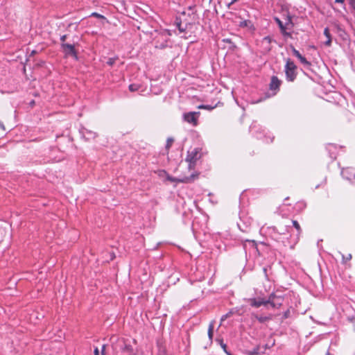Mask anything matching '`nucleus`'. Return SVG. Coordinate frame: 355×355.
I'll return each instance as SVG.
<instances>
[{
  "label": "nucleus",
  "mask_w": 355,
  "mask_h": 355,
  "mask_svg": "<svg viewBox=\"0 0 355 355\" xmlns=\"http://www.w3.org/2000/svg\"><path fill=\"white\" fill-rule=\"evenodd\" d=\"M80 134L87 141L94 139L97 137L96 132L88 130L85 128H82L80 130Z\"/></svg>",
  "instance_id": "obj_10"
},
{
  "label": "nucleus",
  "mask_w": 355,
  "mask_h": 355,
  "mask_svg": "<svg viewBox=\"0 0 355 355\" xmlns=\"http://www.w3.org/2000/svg\"><path fill=\"white\" fill-rule=\"evenodd\" d=\"M324 35H325V37L328 39V38H331V34L329 33V30L328 28H325L324 30Z\"/></svg>",
  "instance_id": "obj_23"
},
{
  "label": "nucleus",
  "mask_w": 355,
  "mask_h": 355,
  "mask_svg": "<svg viewBox=\"0 0 355 355\" xmlns=\"http://www.w3.org/2000/svg\"><path fill=\"white\" fill-rule=\"evenodd\" d=\"M66 37H67V35H62L61 37H60V40L62 42V43H64V40H66Z\"/></svg>",
  "instance_id": "obj_31"
},
{
  "label": "nucleus",
  "mask_w": 355,
  "mask_h": 355,
  "mask_svg": "<svg viewBox=\"0 0 355 355\" xmlns=\"http://www.w3.org/2000/svg\"><path fill=\"white\" fill-rule=\"evenodd\" d=\"M293 223V227L297 230V236L299 237L300 234H301L302 232V229L300 227V224L298 223V222L297 220H293L292 221Z\"/></svg>",
  "instance_id": "obj_16"
},
{
  "label": "nucleus",
  "mask_w": 355,
  "mask_h": 355,
  "mask_svg": "<svg viewBox=\"0 0 355 355\" xmlns=\"http://www.w3.org/2000/svg\"><path fill=\"white\" fill-rule=\"evenodd\" d=\"M173 143V139L168 138L167 141H166V148H169L171 146Z\"/></svg>",
  "instance_id": "obj_22"
},
{
  "label": "nucleus",
  "mask_w": 355,
  "mask_h": 355,
  "mask_svg": "<svg viewBox=\"0 0 355 355\" xmlns=\"http://www.w3.org/2000/svg\"><path fill=\"white\" fill-rule=\"evenodd\" d=\"M198 178V173H192L190 176H185L182 178H175L168 177V179L171 182L191 183Z\"/></svg>",
  "instance_id": "obj_7"
},
{
  "label": "nucleus",
  "mask_w": 355,
  "mask_h": 355,
  "mask_svg": "<svg viewBox=\"0 0 355 355\" xmlns=\"http://www.w3.org/2000/svg\"><path fill=\"white\" fill-rule=\"evenodd\" d=\"M227 318H228L227 317V315H223L222 316V318H221V322H223V321L225 320Z\"/></svg>",
  "instance_id": "obj_33"
},
{
  "label": "nucleus",
  "mask_w": 355,
  "mask_h": 355,
  "mask_svg": "<svg viewBox=\"0 0 355 355\" xmlns=\"http://www.w3.org/2000/svg\"><path fill=\"white\" fill-rule=\"evenodd\" d=\"M0 128H1L3 130H5V126L3 124V123L1 121H0Z\"/></svg>",
  "instance_id": "obj_32"
},
{
  "label": "nucleus",
  "mask_w": 355,
  "mask_h": 355,
  "mask_svg": "<svg viewBox=\"0 0 355 355\" xmlns=\"http://www.w3.org/2000/svg\"><path fill=\"white\" fill-rule=\"evenodd\" d=\"M61 46L66 55H71L77 59L76 52L73 44L62 43Z\"/></svg>",
  "instance_id": "obj_9"
},
{
  "label": "nucleus",
  "mask_w": 355,
  "mask_h": 355,
  "mask_svg": "<svg viewBox=\"0 0 355 355\" xmlns=\"http://www.w3.org/2000/svg\"><path fill=\"white\" fill-rule=\"evenodd\" d=\"M177 26H178V29L180 30V32H184V28L182 27L181 24H178Z\"/></svg>",
  "instance_id": "obj_27"
},
{
  "label": "nucleus",
  "mask_w": 355,
  "mask_h": 355,
  "mask_svg": "<svg viewBox=\"0 0 355 355\" xmlns=\"http://www.w3.org/2000/svg\"><path fill=\"white\" fill-rule=\"evenodd\" d=\"M331 44V38H328L327 40L324 42L326 46H329Z\"/></svg>",
  "instance_id": "obj_25"
},
{
  "label": "nucleus",
  "mask_w": 355,
  "mask_h": 355,
  "mask_svg": "<svg viewBox=\"0 0 355 355\" xmlns=\"http://www.w3.org/2000/svg\"><path fill=\"white\" fill-rule=\"evenodd\" d=\"M249 354H250V355H253V354H257V352H255V351H254V352H249Z\"/></svg>",
  "instance_id": "obj_37"
},
{
  "label": "nucleus",
  "mask_w": 355,
  "mask_h": 355,
  "mask_svg": "<svg viewBox=\"0 0 355 355\" xmlns=\"http://www.w3.org/2000/svg\"><path fill=\"white\" fill-rule=\"evenodd\" d=\"M276 21L281 30L282 34L285 37H291V34L286 31V29H291L293 26L291 19L288 17L285 25H284L283 22L278 18H276Z\"/></svg>",
  "instance_id": "obj_5"
},
{
  "label": "nucleus",
  "mask_w": 355,
  "mask_h": 355,
  "mask_svg": "<svg viewBox=\"0 0 355 355\" xmlns=\"http://www.w3.org/2000/svg\"><path fill=\"white\" fill-rule=\"evenodd\" d=\"M296 68L295 63L291 59H287L285 65V73L286 79L288 81H293L295 79L297 75Z\"/></svg>",
  "instance_id": "obj_3"
},
{
  "label": "nucleus",
  "mask_w": 355,
  "mask_h": 355,
  "mask_svg": "<svg viewBox=\"0 0 355 355\" xmlns=\"http://www.w3.org/2000/svg\"><path fill=\"white\" fill-rule=\"evenodd\" d=\"M345 1V0H336L335 2L336 3H343Z\"/></svg>",
  "instance_id": "obj_35"
},
{
  "label": "nucleus",
  "mask_w": 355,
  "mask_h": 355,
  "mask_svg": "<svg viewBox=\"0 0 355 355\" xmlns=\"http://www.w3.org/2000/svg\"><path fill=\"white\" fill-rule=\"evenodd\" d=\"M271 38L269 36H266L261 40V46L263 47V50L266 52H268L271 50Z\"/></svg>",
  "instance_id": "obj_12"
},
{
  "label": "nucleus",
  "mask_w": 355,
  "mask_h": 355,
  "mask_svg": "<svg viewBox=\"0 0 355 355\" xmlns=\"http://www.w3.org/2000/svg\"><path fill=\"white\" fill-rule=\"evenodd\" d=\"M105 345H103V347H102V354L103 355L104 354V351H105Z\"/></svg>",
  "instance_id": "obj_36"
},
{
  "label": "nucleus",
  "mask_w": 355,
  "mask_h": 355,
  "mask_svg": "<svg viewBox=\"0 0 355 355\" xmlns=\"http://www.w3.org/2000/svg\"><path fill=\"white\" fill-rule=\"evenodd\" d=\"M214 322L211 321L209 325L208 332H207L208 337H209V341L211 343H212L213 336H214Z\"/></svg>",
  "instance_id": "obj_14"
},
{
  "label": "nucleus",
  "mask_w": 355,
  "mask_h": 355,
  "mask_svg": "<svg viewBox=\"0 0 355 355\" xmlns=\"http://www.w3.org/2000/svg\"><path fill=\"white\" fill-rule=\"evenodd\" d=\"M233 314H234V311L231 310L228 313H227L225 315H227V318H230Z\"/></svg>",
  "instance_id": "obj_28"
},
{
  "label": "nucleus",
  "mask_w": 355,
  "mask_h": 355,
  "mask_svg": "<svg viewBox=\"0 0 355 355\" xmlns=\"http://www.w3.org/2000/svg\"><path fill=\"white\" fill-rule=\"evenodd\" d=\"M216 341H218L220 344V345L221 346V347L223 349L224 352L227 354V355H231V354L227 352V345L226 344H225L223 341V340L221 339H216Z\"/></svg>",
  "instance_id": "obj_17"
},
{
  "label": "nucleus",
  "mask_w": 355,
  "mask_h": 355,
  "mask_svg": "<svg viewBox=\"0 0 355 355\" xmlns=\"http://www.w3.org/2000/svg\"><path fill=\"white\" fill-rule=\"evenodd\" d=\"M342 175L344 178L348 180L352 184L355 185V168H346L342 171Z\"/></svg>",
  "instance_id": "obj_8"
},
{
  "label": "nucleus",
  "mask_w": 355,
  "mask_h": 355,
  "mask_svg": "<svg viewBox=\"0 0 355 355\" xmlns=\"http://www.w3.org/2000/svg\"><path fill=\"white\" fill-rule=\"evenodd\" d=\"M94 355H99V351H98V347H96V348L94 349ZM101 355H103V354H101Z\"/></svg>",
  "instance_id": "obj_29"
},
{
  "label": "nucleus",
  "mask_w": 355,
  "mask_h": 355,
  "mask_svg": "<svg viewBox=\"0 0 355 355\" xmlns=\"http://www.w3.org/2000/svg\"><path fill=\"white\" fill-rule=\"evenodd\" d=\"M342 255L343 262L345 263L347 261H349L352 259V254H348L347 256H345L344 254Z\"/></svg>",
  "instance_id": "obj_20"
},
{
  "label": "nucleus",
  "mask_w": 355,
  "mask_h": 355,
  "mask_svg": "<svg viewBox=\"0 0 355 355\" xmlns=\"http://www.w3.org/2000/svg\"><path fill=\"white\" fill-rule=\"evenodd\" d=\"M207 110H212L213 109V107H211L209 105H207Z\"/></svg>",
  "instance_id": "obj_38"
},
{
  "label": "nucleus",
  "mask_w": 355,
  "mask_h": 355,
  "mask_svg": "<svg viewBox=\"0 0 355 355\" xmlns=\"http://www.w3.org/2000/svg\"><path fill=\"white\" fill-rule=\"evenodd\" d=\"M139 88V85L136 84H131L129 85V89L130 92L137 91Z\"/></svg>",
  "instance_id": "obj_19"
},
{
  "label": "nucleus",
  "mask_w": 355,
  "mask_h": 355,
  "mask_svg": "<svg viewBox=\"0 0 355 355\" xmlns=\"http://www.w3.org/2000/svg\"><path fill=\"white\" fill-rule=\"evenodd\" d=\"M280 85V81L276 76H272L270 83V88L271 89H277Z\"/></svg>",
  "instance_id": "obj_13"
},
{
  "label": "nucleus",
  "mask_w": 355,
  "mask_h": 355,
  "mask_svg": "<svg viewBox=\"0 0 355 355\" xmlns=\"http://www.w3.org/2000/svg\"><path fill=\"white\" fill-rule=\"evenodd\" d=\"M237 0H232L231 2L227 3V7L230 8V6L233 4L234 2H236Z\"/></svg>",
  "instance_id": "obj_30"
},
{
  "label": "nucleus",
  "mask_w": 355,
  "mask_h": 355,
  "mask_svg": "<svg viewBox=\"0 0 355 355\" xmlns=\"http://www.w3.org/2000/svg\"><path fill=\"white\" fill-rule=\"evenodd\" d=\"M275 298V302L276 303V306L275 307H279L281 306L282 304V299L280 296H276L275 295H273Z\"/></svg>",
  "instance_id": "obj_18"
},
{
  "label": "nucleus",
  "mask_w": 355,
  "mask_h": 355,
  "mask_svg": "<svg viewBox=\"0 0 355 355\" xmlns=\"http://www.w3.org/2000/svg\"><path fill=\"white\" fill-rule=\"evenodd\" d=\"M291 49L293 54L300 60L302 64H303L305 66L311 65V63L309 61H307V60L304 56H302L300 54V53L297 50H296L293 46H291Z\"/></svg>",
  "instance_id": "obj_11"
},
{
  "label": "nucleus",
  "mask_w": 355,
  "mask_h": 355,
  "mask_svg": "<svg viewBox=\"0 0 355 355\" xmlns=\"http://www.w3.org/2000/svg\"><path fill=\"white\" fill-rule=\"evenodd\" d=\"M238 25L240 26V27H248V28H250L252 26V23L250 20H240L239 22H238Z\"/></svg>",
  "instance_id": "obj_15"
},
{
  "label": "nucleus",
  "mask_w": 355,
  "mask_h": 355,
  "mask_svg": "<svg viewBox=\"0 0 355 355\" xmlns=\"http://www.w3.org/2000/svg\"><path fill=\"white\" fill-rule=\"evenodd\" d=\"M92 16H95V17H98V18H103V15H100V14H98V13H96V12H93V13L92 14Z\"/></svg>",
  "instance_id": "obj_26"
},
{
  "label": "nucleus",
  "mask_w": 355,
  "mask_h": 355,
  "mask_svg": "<svg viewBox=\"0 0 355 355\" xmlns=\"http://www.w3.org/2000/svg\"><path fill=\"white\" fill-rule=\"evenodd\" d=\"M112 347L116 354L121 352L123 355L134 354L132 346L123 338L117 339L116 343L112 344Z\"/></svg>",
  "instance_id": "obj_1"
},
{
  "label": "nucleus",
  "mask_w": 355,
  "mask_h": 355,
  "mask_svg": "<svg viewBox=\"0 0 355 355\" xmlns=\"http://www.w3.org/2000/svg\"><path fill=\"white\" fill-rule=\"evenodd\" d=\"M200 158V150L198 148L188 151L186 161L189 162V169H193L198 159Z\"/></svg>",
  "instance_id": "obj_2"
},
{
  "label": "nucleus",
  "mask_w": 355,
  "mask_h": 355,
  "mask_svg": "<svg viewBox=\"0 0 355 355\" xmlns=\"http://www.w3.org/2000/svg\"><path fill=\"white\" fill-rule=\"evenodd\" d=\"M115 61H116L115 58H111L108 59L107 64L110 66H112L114 64Z\"/></svg>",
  "instance_id": "obj_24"
},
{
  "label": "nucleus",
  "mask_w": 355,
  "mask_h": 355,
  "mask_svg": "<svg viewBox=\"0 0 355 355\" xmlns=\"http://www.w3.org/2000/svg\"><path fill=\"white\" fill-rule=\"evenodd\" d=\"M275 298V297L273 295V294H272L269 296L268 300H263L262 299L256 300L254 298H252L250 299L249 302H250V305L254 307H259L261 305H266L268 304H270L272 306H276Z\"/></svg>",
  "instance_id": "obj_4"
},
{
  "label": "nucleus",
  "mask_w": 355,
  "mask_h": 355,
  "mask_svg": "<svg viewBox=\"0 0 355 355\" xmlns=\"http://www.w3.org/2000/svg\"><path fill=\"white\" fill-rule=\"evenodd\" d=\"M199 115V112H190L184 113L183 114V119L187 123L192 124L193 126H196L198 125Z\"/></svg>",
  "instance_id": "obj_6"
},
{
  "label": "nucleus",
  "mask_w": 355,
  "mask_h": 355,
  "mask_svg": "<svg viewBox=\"0 0 355 355\" xmlns=\"http://www.w3.org/2000/svg\"><path fill=\"white\" fill-rule=\"evenodd\" d=\"M198 108L200 109H205L207 108V105H201L198 106Z\"/></svg>",
  "instance_id": "obj_34"
},
{
  "label": "nucleus",
  "mask_w": 355,
  "mask_h": 355,
  "mask_svg": "<svg viewBox=\"0 0 355 355\" xmlns=\"http://www.w3.org/2000/svg\"><path fill=\"white\" fill-rule=\"evenodd\" d=\"M256 318L260 322H264L269 320L268 317L266 316H256Z\"/></svg>",
  "instance_id": "obj_21"
}]
</instances>
